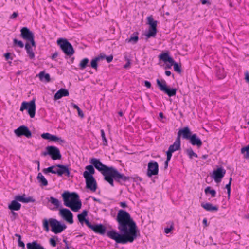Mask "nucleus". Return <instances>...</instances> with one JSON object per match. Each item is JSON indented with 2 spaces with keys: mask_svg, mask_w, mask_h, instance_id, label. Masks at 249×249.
<instances>
[{
  "mask_svg": "<svg viewBox=\"0 0 249 249\" xmlns=\"http://www.w3.org/2000/svg\"><path fill=\"white\" fill-rule=\"evenodd\" d=\"M116 220L120 232L115 230H111L107 232V235L117 243H132L137 238L139 231L130 214L124 210H120Z\"/></svg>",
  "mask_w": 249,
  "mask_h": 249,
  "instance_id": "obj_1",
  "label": "nucleus"
},
{
  "mask_svg": "<svg viewBox=\"0 0 249 249\" xmlns=\"http://www.w3.org/2000/svg\"><path fill=\"white\" fill-rule=\"evenodd\" d=\"M90 163L95 167L104 176L105 181L107 182L111 186L113 187L114 179L118 182L121 181H125L129 180V178L124 174H121L114 167L107 166L103 164L100 159L93 158L90 160Z\"/></svg>",
  "mask_w": 249,
  "mask_h": 249,
  "instance_id": "obj_2",
  "label": "nucleus"
},
{
  "mask_svg": "<svg viewBox=\"0 0 249 249\" xmlns=\"http://www.w3.org/2000/svg\"><path fill=\"white\" fill-rule=\"evenodd\" d=\"M64 204L73 212H78L81 208L82 203L76 193L65 192L62 194Z\"/></svg>",
  "mask_w": 249,
  "mask_h": 249,
  "instance_id": "obj_3",
  "label": "nucleus"
},
{
  "mask_svg": "<svg viewBox=\"0 0 249 249\" xmlns=\"http://www.w3.org/2000/svg\"><path fill=\"white\" fill-rule=\"evenodd\" d=\"M86 170L83 173V177L85 178L86 187L92 192H95L97 188V182L93 175L95 174V170L92 165H87Z\"/></svg>",
  "mask_w": 249,
  "mask_h": 249,
  "instance_id": "obj_4",
  "label": "nucleus"
},
{
  "mask_svg": "<svg viewBox=\"0 0 249 249\" xmlns=\"http://www.w3.org/2000/svg\"><path fill=\"white\" fill-rule=\"evenodd\" d=\"M42 223L43 229L46 232H48L49 231V224L51 227L52 231L56 234L62 232L67 227L64 224H62L56 219L52 218L49 220L46 218L44 219Z\"/></svg>",
  "mask_w": 249,
  "mask_h": 249,
  "instance_id": "obj_5",
  "label": "nucleus"
},
{
  "mask_svg": "<svg viewBox=\"0 0 249 249\" xmlns=\"http://www.w3.org/2000/svg\"><path fill=\"white\" fill-rule=\"evenodd\" d=\"M44 174L47 175L49 173L57 174L59 176L65 175L67 177L70 176V171L68 166L61 164H57L50 166L43 169Z\"/></svg>",
  "mask_w": 249,
  "mask_h": 249,
  "instance_id": "obj_6",
  "label": "nucleus"
},
{
  "mask_svg": "<svg viewBox=\"0 0 249 249\" xmlns=\"http://www.w3.org/2000/svg\"><path fill=\"white\" fill-rule=\"evenodd\" d=\"M57 43L67 55L71 56L74 54V50L72 46L66 39L59 38Z\"/></svg>",
  "mask_w": 249,
  "mask_h": 249,
  "instance_id": "obj_7",
  "label": "nucleus"
},
{
  "mask_svg": "<svg viewBox=\"0 0 249 249\" xmlns=\"http://www.w3.org/2000/svg\"><path fill=\"white\" fill-rule=\"evenodd\" d=\"M27 110L28 113L31 118H34L36 112V104L35 100H32L29 102L24 101L22 103L20 111H23Z\"/></svg>",
  "mask_w": 249,
  "mask_h": 249,
  "instance_id": "obj_8",
  "label": "nucleus"
},
{
  "mask_svg": "<svg viewBox=\"0 0 249 249\" xmlns=\"http://www.w3.org/2000/svg\"><path fill=\"white\" fill-rule=\"evenodd\" d=\"M147 23L149 25L150 27L148 32L146 35L147 37H154L157 33V26L158 21L153 19L152 15L147 18Z\"/></svg>",
  "mask_w": 249,
  "mask_h": 249,
  "instance_id": "obj_9",
  "label": "nucleus"
},
{
  "mask_svg": "<svg viewBox=\"0 0 249 249\" xmlns=\"http://www.w3.org/2000/svg\"><path fill=\"white\" fill-rule=\"evenodd\" d=\"M157 84L159 86V89L167 94L169 97L174 96L176 94L177 89L175 88L169 89L167 88L165 81H160L159 79H157Z\"/></svg>",
  "mask_w": 249,
  "mask_h": 249,
  "instance_id": "obj_10",
  "label": "nucleus"
},
{
  "mask_svg": "<svg viewBox=\"0 0 249 249\" xmlns=\"http://www.w3.org/2000/svg\"><path fill=\"white\" fill-rule=\"evenodd\" d=\"M46 149L47 152L43 153L44 156L48 154L51 156L53 160H57L61 159V155L58 148L53 146H49L46 147Z\"/></svg>",
  "mask_w": 249,
  "mask_h": 249,
  "instance_id": "obj_11",
  "label": "nucleus"
},
{
  "mask_svg": "<svg viewBox=\"0 0 249 249\" xmlns=\"http://www.w3.org/2000/svg\"><path fill=\"white\" fill-rule=\"evenodd\" d=\"M21 37L28 41H30L32 46H35L34 36L33 33L27 27H23L21 30Z\"/></svg>",
  "mask_w": 249,
  "mask_h": 249,
  "instance_id": "obj_12",
  "label": "nucleus"
},
{
  "mask_svg": "<svg viewBox=\"0 0 249 249\" xmlns=\"http://www.w3.org/2000/svg\"><path fill=\"white\" fill-rule=\"evenodd\" d=\"M226 174V170L222 167L217 168L213 172L212 177L215 182L219 183Z\"/></svg>",
  "mask_w": 249,
  "mask_h": 249,
  "instance_id": "obj_13",
  "label": "nucleus"
},
{
  "mask_svg": "<svg viewBox=\"0 0 249 249\" xmlns=\"http://www.w3.org/2000/svg\"><path fill=\"white\" fill-rule=\"evenodd\" d=\"M59 215L67 222L70 224L73 223V214L68 209L62 208L59 210Z\"/></svg>",
  "mask_w": 249,
  "mask_h": 249,
  "instance_id": "obj_14",
  "label": "nucleus"
},
{
  "mask_svg": "<svg viewBox=\"0 0 249 249\" xmlns=\"http://www.w3.org/2000/svg\"><path fill=\"white\" fill-rule=\"evenodd\" d=\"M159 172V165L156 161H150L148 163L147 175L148 177L158 175Z\"/></svg>",
  "mask_w": 249,
  "mask_h": 249,
  "instance_id": "obj_15",
  "label": "nucleus"
},
{
  "mask_svg": "<svg viewBox=\"0 0 249 249\" xmlns=\"http://www.w3.org/2000/svg\"><path fill=\"white\" fill-rule=\"evenodd\" d=\"M15 134L18 136H25L28 138L31 137L32 133L27 126L24 125L20 126L14 131Z\"/></svg>",
  "mask_w": 249,
  "mask_h": 249,
  "instance_id": "obj_16",
  "label": "nucleus"
},
{
  "mask_svg": "<svg viewBox=\"0 0 249 249\" xmlns=\"http://www.w3.org/2000/svg\"><path fill=\"white\" fill-rule=\"evenodd\" d=\"M86 225L96 233L104 235L106 232V227L102 224L92 225L89 221H86Z\"/></svg>",
  "mask_w": 249,
  "mask_h": 249,
  "instance_id": "obj_17",
  "label": "nucleus"
},
{
  "mask_svg": "<svg viewBox=\"0 0 249 249\" xmlns=\"http://www.w3.org/2000/svg\"><path fill=\"white\" fill-rule=\"evenodd\" d=\"M159 58L160 60H162L164 62H169L170 64V66L167 65L166 68H171V67L173 65V63L174 62V60L172 58H171L169 55L168 53H164L160 54L159 55Z\"/></svg>",
  "mask_w": 249,
  "mask_h": 249,
  "instance_id": "obj_18",
  "label": "nucleus"
},
{
  "mask_svg": "<svg viewBox=\"0 0 249 249\" xmlns=\"http://www.w3.org/2000/svg\"><path fill=\"white\" fill-rule=\"evenodd\" d=\"M181 135L183 138L189 140L192 136V133L188 127H185L178 131L177 137L180 139Z\"/></svg>",
  "mask_w": 249,
  "mask_h": 249,
  "instance_id": "obj_19",
  "label": "nucleus"
},
{
  "mask_svg": "<svg viewBox=\"0 0 249 249\" xmlns=\"http://www.w3.org/2000/svg\"><path fill=\"white\" fill-rule=\"evenodd\" d=\"M180 148H181L180 139L179 137H177L174 143L169 146L168 150L173 153L176 151L180 150Z\"/></svg>",
  "mask_w": 249,
  "mask_h": 249,
  "instance_id": "obj_20",
  "label": "nucleus"
},
{
  "mask_svg": "<svg viewBox=\"0 0 249 249\" xmlns=\"http://www.w3.org/2000/svg\"><path fill=\"white\" fill-rule=\"evenodd\" d=\"M189 140L192 145H196L198 147H201L202 144L201 140L197 137L196 134H192Z\"/></svg>",
  "mask_w": 249,
  "mask_h": 249,
  "instance_id": "obj_21",
  "label": "nucleus"
},
{
  "mask_svg": "<svg viewBox=\"0 0 249 249\" xmlns=\"http://www.w3.org/2000/svg\"><path fill=\"white\" fill-rule=\"evenodd\" d=\"M69 95V91L67 89L61 88L55 94L54 99L55 100H58L64 96H68Z\"/></svg>",
  "mask_w": 249,
  "mask_h": 249,
  "instance_id": "obj_22",
  "label": "nucleus"
},
{
  "mask_svg": "<svg viewBox=\"0 0 249 249\" xmlns=\"http://www.w3.org/2000/svg\"><path fill=\"white\" fill-rule=\"evenodd\" d=\"M205 210L209 212H216L218 210V207L216 205H213L210 203H202L201 204Z\"/></svg>",
  "mask_w": 249,
  "mask_h": 249,
  "instance_id": "obj_23",
  "label": "nucleus"
},
{
  "mask_svg": "<svg viewBox=\"0 0 249 249\" xmlns=\"http://www.w3.org/2000/svg\"><path fill=\"white\" fill-rule=\"evenodd\" d=\"M15 199L16 200L18 201L23 202V203H28V202H33L35 200L32 197H25V195H18L16 196L15 197Z\"/></svg>",
  "mask_w": 249,
  "mask_h": 249,
  "instance_id": "obj_24",
  "label": "nucleus"
},
{
  "mask_svg": "<svg viewBox=\"0 0 249 249\" xmlns=\"http://www.w3.org/2000/svg\"><path fill=\"white\" fill-rule=\"evenodd\" d=\"M26 246L27 249H45V248L40 244H38L36 241L28 243Z\"/></svg>",
  "mask_w": 249,
  "mask_h": 249,
  "instance_id": "obj_25",
  "label": "nucleus"
},
{
  "mask_svg": "<svg viewBox=\"0 0 249 249\" xmlns=\"http://www.w3.org/2000/svg\"><path fill=\"white\" fill-rule=\"evenodd\" d=\"M21 204L18 202V200H15L11 201L8 205V208L11 211H18L21 208Z\"/></svg>",
  "mask_w": 249,
  "mask_h": 249,
  "instance_id": "obj_26",
  "label": "nucleus"
},
{
  "mask_svg": "<svg viewBox=\"0 0 249 249\" xmlns=\"http://www.w3.org/2000/svg\"><path fill=\"white\" fill-rule=\"evenodd\" d=\"M36 178L41 186H46L48 185V183L47 179L41 173L38 174Z\"/></svg>",
  "mask_w": 249,
  "mask_h": 249,
  "instance_id": "obj_27",
  "label": "nucleus"
},
{
  "mask_svg": "<svg viewBox=\"0 0 249 249\" xmlns=\"http://www.w3.org/2000/svg\"><path fill=\"white\" fill-rule=\"evenodd\" d=\"M88 215V212L86 210H83L81 213L79 214L77 216L79 222L83 225V223L85 222L86 224V221H89L88 219H86L85 217Z\"/></svg>",
  "mask_w": 249,
  "mask_h": 249,
  "instance_id": "obj_28",
  "label": "nucleus"
},
{
  "mask_svg": "<svg viewBox=\"0 0 249 249\" xmlns=\"http://www.w3.org/2000/svg\"><path fill=\"white\" fill-rule=\"evenodd\" d=\"M105 57V55H100L93 59L91 61V67L95 69H97L98 65L97 62L101 59H103Z\"/></svg>",
  "mask_w": 249,
  "mask_h": 249,
  "instance_id": "obj_29",
  "label": "nucleus"
},
{
  "mask_svg": "<svg viewBox=\"0 0 249 249\" xmlns=\"http://www.w3.org/2000/svg\"><path fill=\"white\" fill-rule=\"evenodd\" d=\"M138 35V33H135L133 34L129 38H127L126 39V42L128 43H131L134 44H136L138 42L139 39Z\"/></svg>",
  "mask_w": 249,
  "mask_h": 249,
  "instance_id": "obj_30",
  "label": "nucleus"
},
{
  "mask_svg": "<svg viewBox=\"0 0 249 249\" xmlns=\"http://www.w3.org/2000/svg\"><path fill=\"white\" fill-rule=\"evenodd\" d=\"M25 47L30 58L33 59L35 57V54L30 44L29 43H27Z\"/></svg>",
  "mask_w": 249,
  "mask_h": 249,
  "instance_id": "obj_31",
  "label": "nucleus"
},
{
  "mask_svg": "<svg viewBox=\"0 0 249 249\" xmlns=\"http://www.w3.org/2000/svg\"><path fill=\"white\" fill-rule=\"evenodd\" d=\"M48 201L52 204H53L55 208H58L60 206V202L57 199L53 197H50L48 199Z\"/></svg>",
  "mask_w": 249,
  "mask_h": 249,
  "instance_id": "obj_32",
  "label": "nucleus"
},
{
  "mask_svg": "<svg viewBox=\"0 0 249 249\" xmlns=\"http://www.w3.org/2000/svg\"><path fill=\"white\" fill-rule=\"evenodd\" d=\"M38 76L40 80L45 79L46 82H49L50 81V75L48 73H45L44 71L40 72L38 74Z\"/></svg>",
  "mask_w": 249,
  "mask_h": 249,
  "instance_id": "obj_33",
  "label": "nucleus"
},
{
  "mask_svg": "<svg viewBox=\"0 0 249 249\" xmlns=\"http://www.w3.org/2000/svg\"><path fill=\"white\" fill-rule=\"evenodd\" d=\"M241 152L244 154V157L246 159L249 158V144L241 148Z\"/></svg>",
  "mask_w": 249,
  "mask_h": 249,
  "instance_id": "obj_34",
  "label": "nucleus"
},
{
  "mask_svg": "<svg viewBox=\"0 0 249 249\" xmlns=\"http://www.w3.org/2000/svg\"><path fill=\"white\" fill-rule=\"evenodd\" d=\"M89 62V60L88 58H85L82 59L79 64L80 69L81 70L84 69L88 65V64Z\"/></svg>",
  "mask_w": 249,
  "mask_h": 249,
  "instance_id": "obj_35",
  "label": "nucleus"
},
{
  "mask_svg": "<svg viewBox=\"0 0 249 249\" xmlns=\"http://www.w3.org/2000/svg\"><path fill=\"white\" fill-rule=\"evenodd\" d=\"M50 140L54 142H58L60 143H64L65 141L61 139L60 138L57 137L55 135H51Z\"/></svg>",
  "mask_w": 249,
  "mask_h": 249,
  "instance_id": "obj_36",
  "label": "nucleus"
},
{
  "mask_svg": "<svg viewBox=\"0 0 249 249\" xmlns=\"http://www.w3.org/2000/svg\"><path fill=\"white\" fill-rule=\"evenodd\" d=\"M216 75L218 79H222L225 77V73L223 69H219L216 71Z\"/></svg>",
  "mask_w": 249,
  "mask_h": 249,
  "instance_id": "obj_37",
  "label": "nucleus"
},
{
  "mask_svg": "<svg viewBox=\"0 0 249 249\" xmlns=\"http://www.w3.org/2000/svg\"><path fill=\"white\" fill-rule=\"evenodd\" d=\"M187 153L189 158L192 159L193 157H197V155L195 153L191 148H188L186 150Z\"/></svg>",
  "mask_w": 249,
  "mask_h": 249,
  "instance_id": "obj_38",
  "label": "nucleus"
},
{
  "mask_svg": "<svg viewBox=\"0 0 249 249\" xmlns=\"http://www.w3.org/2000/svg\"><path fill=\"white\" fill-rule=\"evenodd\" d=\"M205 192L206 194L210 193L213 197L215 196L216 191L214 190L211 189L210 187H207L205 189Z\"/></svg>",
  "mask_w": 249,
  "mask_h": 249,
  "instance_id": "obj_39",
  "label": "nucleus"
},
{
  "mask_svg": "<svg viewBox=\"0 0 249 249\" xmlns=\"http://www.w3.org/2000/svg\"><path fill=\"white\" fill-rule=\"evenodd\" d=\"M101 137L103 142V145L104 146H107L108 144L107 140L105 136V133L103 129L101 130Z\"/></svg>",
  "mask_w": 249,
  "mask_h": 249,
  "instance_id": "obj_40",
  "label": "nucleus"
},
{
  "mask_svg": "<svg viewBox=\"0 0 249 249\" xmlns=\"http://www.w3.org/2000/svg\"><path fill=\"white\" fill-rule=\"evenodd\" d=\"M174 66V71L180 73L181 72V67L177 63L174 61L173 65Z\"/></svg>",
  "mask_w": 249,
  "mask_h": 249,
  "instance_id": "obj_41",
  "label": "nucleus"
},
{
  "mask_svg": "<svg viewBox=\"0 0 249 249\" xmlns=\"http://www.w3.org/2000/svg\"><path fill=\"white\" fill-rule=\"evenodd\" d=\"M231 180H232V178H230V181H229V182L228 184H227L226 186H225V188L227 189V194H228V198L230 197V193H231Z\"/></svg>",
  "mask_w": 249,
  "mask_h": 249,
  "instance_id": "obj_42",
  "label": "nucleus"
},
{
  "mask_svg": "<svg viewBox=\"0 0 249 249\" xmlns=\"http://www.w3.org/2000/svg\"><path fill=\"white\" fill-rule=\"evenodd\" d=\"M13 43H14V45H18L20 48H23L24 47L23 43L21 41L18 40L16 38H14L13 39Z\"/></svg>",
  "mask_w": 249,
  "mask_h": 249,
  "instance_id": "obj_43",
  "label": "nucleus"
},
{
  "mask_svg": "<svg viewBox=\"0 0 249 249\" xmlns=\"http://www.w3.org/2000/svg\"><path fill=\"white\" fill-rule=\"evenodd\" d=\"M125 59L127 61V63L124 65V67L125 69L129 68L131 65L130 60L127 56H125Z\"/></svg>",
  "mask_w": 249,
  "mask_h": 249,
  "instance_id": "obj_44",
  "label": "nucleus"
},
{
  "mask_svg": "<svg viewBox=\"0 0 249 249\" xmlns=\"http://www.w3.org/2000/svg\"><path fill=\"white\" fill-rule=\"evenodd\" d=\"M174 229L173 224L172 223L169 228H165L164 229V232L166 234L170 233Z\"/></svg>",
  "mask_w": 249,
  "mask_h": 249,
  "instance_id": "obj_45",
  "label": "nucleus"
},
{
  "mask_svg": "<svg viewBox=\"0 0 249 249\" xmlns=\"http://www.w3.org/2000/svg\"><path fill=\"white\" fill-rule=\"evenodd\" d=\"M4 56L6 59V60H12L13 59V57L11 56V53H7L4 54Z\"/></svg>",
  "mask_w": 249,
  "mask_h": 249,
  "instance_id": "obj_46",
  "label": "nucleus"
},
{
  "mask_svg": "<svg viewBox=\"0 0 249 249\" xmlns=\"http://www.w3.org/2000/svg\"><path fill=\"white\" fill-rule=\"evenodd\" d=\"M51 135L49 133H44L41 134V137L44 139L50 140Z\"/></svg>",
  "mask_w": 249,
  "mask_h": 249,
  "instance_id": "obj_47",
  "label": "nucleus"
},
{
  "mask_svg": "<svg viewBox=\"0 0 249 249\" xmlns=\"http://www.w3.org/2000/svg\"><path fill=\"white\" fill-rule=\"evenodd\" d=\"M166 155H167L166 160L167 161H170L171 159V157L172 156V153H171L170 151L168 150L166 152Z\"/></svg>",
  "mask_w": 249,
  "mask_h": 249,
  "instance_id": "obj_48",
  "label": "nucleus"
},
{
  "mask_svg": "<svg viewBox=\"0 0 249 249\" xmlns=\"http://www.w3.org/2000/svg\"><path fill=\"white\" fill-rule=\"evenodd\" d=\"M50 243L53 247H55L56 245V243L54 238H51L50 239Z\"/></svg>",
  "mask_w": 249,
  "mask_h": 249,
  "instance_id": "obj_49",
  "label": "nucleus"
},
{
  "mask_svg": "<svg viewBox=\"0 0 249 249\" xmlns=\"http://www.w3.org/2000/svg\"><path fill=\"white\" fill-rule=\"evenodd\" d=\"M113 56L111 55L108 56H106L105 55V57H104V58L106 59V60L108 63H110V62H111L113 60Z\"/></svg>",
  "mask_w": 249,
  "mask_h": 249,
  "instance_id": "obj_50",
  "label": "nucleus"
},
{
  "mask_svg": "<svg viewBox=\"0 0 249 249\" xmlns=\"http://www.w3.org/2000/svg\"><path fill=\"white\" fill-rule=\"evenodd\" d=\"M77 110V112H78V115L80 117H81V118H83L84 116V113H83V111L80 109V108H79Z\"/></svg>",
  "mask_w": 249,
  "mask_h": 249,
  "instance_id": "obj_51",
  "label": "nucleus"
},
{
  "mask_svg": "<svg viewBox=\"0 0 249 249\" xmlns=\"http://www.w3.org/2000/svg\"><path fill=\"white\" fill-rule=\"evenodd\" d=\"M18 244L19 247H22L24 249L25 244L21 240H18Z\"/></svg>",
  "mask_w": 249,
  "mask_h": 249,
  "instance_id": "obj_52",
  "label": "nucleus"
},
{
  "mask_svg": "<svg viewBox=\"0 0 249 249\" xmlns=\"http://www.w3.org/2000/svg\"><path fill=\"white\" fill-rule=\"evenodd\" d=\"M144 85L147 88H150L151 87V84L150 82L148 81H144Z\"/></svg>",
  "mask_w": 249,
  "mask_h": 249,
  "instance_id": "obj_53",
  "label": "nucleus"
},
{
  "mask_svg": "<svg viewBox=\"0 0 249 249\" xmlns=\"http://www.w3.org/2000/svg\"><path fill=\"white\" fill-rule=\"evenodd\" d=\"M201 3L203 5L205 4H209L210 5L211 3L209 2V0H200Z\"/></svg>",
  "mask_w": 249,
  "mask_h": 249,
  "instance_id": "obj_54",
  "label": "nucleus"
},
{
  "mask_svg": "<svg viewBox=\"0 0 249 249\" xmlns=\"http://www.w3.org/2000/svg\"><path fill=\"white\" fill-rule=\"evenodd\" d=\"M11 213H12V216H13L14 219H15L18 217V214L16 213L13 212V211H12Z\"/></svg>",
  "mask_w": 249,
  "mask_h": 249,
  "instance_id": "obj_55",
  "label": "nucleus"
},
{
  "mask_svg": "<svg viewBox=\"0 0 249 249\" xmlns=\"http://www.w3.org/2000/svg\"><path fill=\"white\" fill-rule=\"evenodd\" d=\"M120 205L122 207V208H125L127 207V205L126 204V203L125 202H121L120 203Z\"/></svg>",
  "mask_w": 249,
  "mask_h": 249,
  "instance_id": "obj_56",
  "label": "nucleus"
},
{
  "mask_svg": "<svg viewBox=\"0 0 249 249\" xmlns=\"http://www.w3.org/2000/svg\"><path fill=\"white\" fill-rule=\"evenodd\" d=\"M18 15V14L16 12H14L12 15H11V18H16Z\"/></svg>",
  "mask_w": 249,
  "mask_h": 249,
  "instance_id": "obj_57",
  "label": "nucleus"
},
{
  "mask_svg": "<svg viewBox=\"0 0 249 249\" xmlns=\"http://www.w3.org/2000/svg\"><path fill=\"white\" fill-rule=\"evenodd\" d=\"M245 79L249 83V74L248 73H246L245 75Z\"/></svg>",
  "mask_w": 249,
  "mask_h": 249,
  "instance_id": "obj_58",
  "label": "nucleus"
},
{
  "mask_svg": "<svg viewBox=\"0 0 249 249\" xmlns=\"http://www.w3.org/2000/svg\"><path fill=\"white\" fill-rule=\"evenodd\" d=\"M203 224L204 225V226L205 227H207L208 226V224H207V220L206 218H204L203 220Z\"/></svg>",
  "mask_w": 249,
  "mask_h": 249,
  "instance_id": "obj_59",
  "label": "nucleus"
},
{
  "mask_svg": "<svg viewBox=\"0 0 249 249\" xmlns=\"http://www.w3.org/2000/svg\"><path fill=\"white\" fill-rule=\"evenodd\" d=\"M170 161H167V160H166L165 163H164V168L165 169H167V168L168 167V163H169V162Z\"/></svg>",
  "mask_w": 249,
  "mask_h": 249,
  "instance_id": "obj_60",
  "label": "nucleus"
},
{
  "mask_svg": "<svg viewBox=\"0 0 249 249\" xmlns=\"http://www.w3.org/2000/svg\"><path fill=\"white\" fill-rule=\"evenodd\" d=\"M166 75L169 76L171 74V72L170 71H166L165 72Z\"/></svg>",
  "mask_w": 249,
  "mask_h": 249,
  "instance_id": "obj_61",
  "label": "nucleus"
},
{
  "mask_svg": "<svg viewBox=\"0 0 249 249\" xmlns=\"http://www.w3.org/2000/svg\"><path fill=\"white\" fill-rule=\"evenodd\" d=\"M58 56V53H54L53 55H52V59H54L55 58H56L57 56Z\"/></svg>",
  "mask_w": 249,
  "mask_h": 249,
  "instance_id": "obj_62",
  "label": "nucleus"
},
{
  "mask_svg": "<svg viewBox=\"0 0 249 249\" xmlns=\"http://www.w3.org/2000/svg\"><path fill=\"white\" fill-rule=\"evenodd\" d=\"M72 106L74 108L76 109L77 110L79 108V107L76 104H72Z\"/></svg>",
  "mask_w": 249,
  "mask_h": 249,
  "instance_id": "obj_63",
  "label": "nucleus"
},
{
  "mask_svg": "<svg viewBox=\"0 0 249 249\" xmlns=\"http://www.w3.org/2000/svg\"><path fill=\"white\" fill-rule=\"evenodd\" d=\"M15 236L18 238V240H21V237L19 234L16 233L15 234Z\"/></svg>",
  "mask_w": 249,
  "mask_h": 249,
  "instance_id": "obj_64",
  "label": "nucleus"
}]
</instances>
